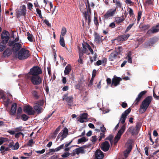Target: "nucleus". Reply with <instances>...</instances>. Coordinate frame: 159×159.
Instances as JSON below:
<instances>
[{
    "label": "nucleus",
    "mask_w": 159,
    "mask_h": 159,
    "mask_svg": "<svg viewBox=\"0 0 159 159\" xmlns=\"http://www.w3.org/2000/svg\"><path fill=\"white\" fill-rule=\"evenodd\" d=\"M125 125H123L122 127L118 131V134H120V135H122V134L124 132L125 130Z\"/></svg>",
    "instance_id": "32"
},
{
    "label": "nucleus",
    "mask_w": 159,
    "mask_h": 159,
    "mask_svg": "<svg viewBox=\"0 0 159 159\" xmlns=\"http://www.w3.org/2000/svg\"><path fill=\"white\" fill-rule=\"evenodd\" d=\"M122 79L120 77L114 75L112 79L111 86L112 87V86H113L114 87L120 84V81Z\"/></svg>",
    "instance_id": "9"
},
{
    "label": "nucleus",
    "mask_w": 159,
    "mask_h": 159,
    "mask_svg": "<svg viewBox=\"0 0 159 159\" xmlns=\"http://www.w3.org/2000/svg\"><path fill=\"white\" fill-rule=\"evenodd\" d=\"M12 49L9 48H7L3 52V56L4 57H8L10 56L12 53Z\"/></svg>",
    "instance_id": "22"
},
{
    "label": "nucleus",
    "mask_w": 159,
    "mask_h": 159,
    "mask_svg": "<svg viewBox=\"0 0 159 159\" xmlns=\"http://www.w3.org/2000/svg\"><path fill=\"white\" fill-rule=\"evenodd\" d=\"M33 95L35 99H38L39 96L38 94V93L36 91L34 90L32 92Z\"/></svg>",
    "instance_id": "39"
},
{
    "label": "nucleus",
    "mask_w": 159,
    "mask_h": 159,
    "mask_svg": "<svg viewBox=\"0 0 159 159\" xmlns=\"http://www.w3.org/2000/svg\"><path fill=\"white\" fill-rule=\"evenodd\" d=\"M87 140L88 139H87L83 137L81 138L78 139V143L79 144L83 142H86Z\"/></svg>",
    "instance_id": "43"
},
{
    "label": "nucleus",
    "mask_w": 159,
    "mask_h": 159,
    "mask_svg": "<svg viewBox=\"0 0 159 159\" xmlns=\"http://www.w3.org/2000/svg\"><path fill=\"white\" fill-rule=\"evenodd\" d=\"M101 149L104 152L107 151L110 148V144L107 141L103 142L100 145Z\"/></svg>",
    "instance_id": "13"
},
{
    "label": "nucleus",
    "mask_w": 159,
    "mask_h": 159,
    "mask_svg": "<svg viewBox=\"0 0 159 159\" xmlns=\"http://www.w3.org/2000/svg\"><path fill=\"white\" fill-rule=\"evenodd\" d=\"M23 111L29 115H33L35 113V111L33 110L32 107L29 105L25 106L24 107Z\"/></svg>",
    "instance_id": "6"
},
{
    "label": "nucleus",
    "mask_w": 159,
    "mask_h": 159,
    "mask_svg": "<svg viewBox=\"0 0 159 159\" xmlns=\"http://www.w3.org/2000/svg\"><path fill=\"white\" fill-rule=\"evenodd\" d=\"M42 73V70L39 66H34L30 70L28 74L32 75V76H39Z\"/></svg>",
    "instance_id": "4"
},
{
    "label": "nucleus",
    "mask_w": 159,
    "mask_h": 159,
    "mask_svg": "<svg viewBox=\"0 0 159 159\" xmlns=\"http://www.w3.org/2000/svg\"><path fill=\"white\" fill-rule=\"evenodd\" d=\"M15 130L16 132H18L19 131H23L24 129H22V126H20L18 127H16L15 128Z\"/></svg>",
    "instance_id": "53"
},
{
    "label": "nucleus",
    "mask_w": 159,
    "mask_h": 159,
    "mask_svg": "<svg viewBox=\"0 0 159 159\" xmlns=\"http://www.w3.org/2000/svg\"><path fill=\"white\" fill-rule=\"evenodd\" d=\"M95 157L97 159H102L104 157L103 153L100 150L98 149L95 153Z\"/></svg>",
    "instance_id": "18"
},
{
    "label": "nucleus",
    "mask_w": 159,
    "mask_h": 159,
    "mask_svg": "<svg viewBox=\"0 0 159 159\" xmlns=\"http://www.w3.org/2000/svg\"><path fill=\"white\" fill-rule=\"evenodd\" d=\"M61 127V125H59L52 133L50 134V136L52 139H54L55 138L57 134L60 130Z\"/></svg>",
    "instance_id": "19"
},
{
    "label": "nucleus",
    "mask_w": 159,
    "mask_h": 159,
    "mask_svg": "<svg viewBox=\"0 0 159 159\" xmlns=\"http://www.w3.org/2000/svg\"><path fill=\"white\" fill-rule=\"evenodd\" d=\"M156 42V41L155 39H152L146 43V45L149 46H151L155 43Z\"/></svg>",
    "instance_id": "34"
},
{
    "label": "nucleus",
    "mask_w": 159,
    "mask_h": 159,
    "mask_svg": "<svg viewBox=\"0 0 159 159\" xmlns=\"http://www.w3.org/2000/svg\"><path fill=\"white\" fill-rule=\"evenodd\" d=\"M142 12L141 11H139L138 13L137 21H139L142 16Z\"/></svg>",
    "instance_id": "56"
},
{
    "label": "nucleus",
    "mask_w": 159,
    "mask_h": 159,
    "mask_svg": "<svg viewBox=\"0 0 159 159\" xmlns=\"http://www.w3.org/2000/svg\"><path fill=\"white\" fill-rule=\"evenodd\" d=\"M141 126V125L140 123L137 122L136 125L135 126V129H136L138 130V131L139 132V129H140Z\"/></svg>",
    "instance_id": "52"
},
{
    "label": "nucleus",
    "mask_w": 159,
    "mask_h": 159,
    "mask_svg": "<svg viewBox=\"0 0 159 159\" xmlns=\"http://www.w3.org/2000/svg\"><path fill=\"white\" fill-rule=\"evenodd\" d=\"M17 104L16 103H13L11 106L10 114L11 116H14L16 113Z\"/></svg>",
    "instance_id": "20"
},
{
    "label": "nucleus",
    "mask_w": 159,
    "mask_h": 159,
    "mask_svg": "<svg viewBox=\"0 0 159 159\" xmlns=\"http://www.w3.org/2000/svg\"><path fill=\"white\" fill-rule=\"evenodd\" d=\"M128 131L130 132L132 135L137 134L138 133V132L135 128L132 126L130 127L128 129Z\"/></svg>",
    "instance_id": "26"
},
{
    "label": "nucleus",
    "mask_w": 159,
    "mask_h": 159,
    "mask_svg": "<svg viewBox=\"0 0 159 159\" xmlns=\"http://www.w3.org/2000/svg\"><path fill=\"white\" fill-rule=\"evenodd\" d=\"M121 35L123 41H125L128 39V38L130 36V34H126L122 35Z\"/></svg>",
    "instance_id": "48"
},
{
    "label": "nucleus",
    "mask_w": 159,
    "mask_h": 159,
    "mask_svg": "<svg viewBox=\"0 0 159 159\" xmlns=\"http://www.w3.org/2000/svg\"><path fill=\"white\" fill-rule=\"evenodd\" d=\"M26 10H21L20 11H18V14L20 16H25L26 14Z\"/></svg>",
    "instance_id": "38"
},
{
    "label": "nucleus",
    "mask_w": 159,
    "mask_h": 159,
    "mask_svg": "<svg viewBox=\"0 0 159 159\" xmlns=\"http://www.w3.org/2000/svg\"><path fill=\"white\" fill-rule=\"evenodd\" d=\"M29 118V116L25 114H23L21 115V119L24 121H27Z\"/></svg>",
    "instance_id": "41"
},
{
    "label": "nucleus",
    "mask_w": 159,
    "mask_h": 159,
    "mask_svg": "<svg viewBox=\"0 0 159 159\" xmlns=\"http://www.w3.org/2000/svg\"><path fill=\"white\" fill-rule=\"evenodd\" d=\"M36 12L39 15V16L41 18H42L43 16L42 15L41 11L38 8H36Z\"/></svg>",
    "instance_id": "51"
},
{
    "label": "nucleus",
    "mask_w": 159,
    "mask_h": 159,
    "mask_svg": "<svg viewBox=\"0 0 159 159\" xmlns=\"http://www.w3.org/2000/svg\"><path fill=\"white\" fill-rule=\"evenodd\" d=\"M128 12L129 15V16L131 18H134V19L135 20H136V19L134 18V15L133 11L131 8H129Z\"/></svg>",
    "instance_id": "31"
},
{
    "label": "nucleus",
    "mask_w": 159,
    "mask_h": 159,
    "mask_svg": "<svg viewBox=\"0 0 159 159\" xmlns=\"http://www.w3.org/2000/svg\"><path fill=\"white\" fill-rule=\"evenodd\" d=\"M7 138L1 137L0 138V145H2L4 142L6 141Z\"/></svg>",
    "instance_id": "50"
},
{
    "label": "nucleus",
    "mask_w": 159,
    "mask_h": 159,
    "mask_svg": "<svg viewBox=\"0 0 159 159\" xmlns=\"http://www.w3.org/2000/svg\"><path fill=\"white\" fill-rule=\"evenodd\" d=\"M54 112V111H53L52 113L49 115H48L47 116H46L45 117L44 119V121H47L52 116Z\"/></svg>",
    "instance_id": "57"
},
{
    "label": "nucleus",
    "mask_w": 159,
    "mask_h": 159,
    "mask_svg": "<svg viewBox=\"0 0 159 159\" xmlns=\"http://www.w3.org/2000/svg\"><path fill=\"white\" fill-rule=\"evenodd\" d=\"M26 77L27 79H30L32 83L35 85L39 84L42 81L41 79L39 76H31L27 74Z\"/></svg>",
    "instance_id": "3"
},
{
    "label": "nucleus",
    "mask_w": 159,
    "mask_h": 159,
    "mask_svg": "<svg viewBox=\"0 0 159 159\" xmlns=\"http://www.w3.org/2000/svg\"><path fill=\"white\" fill-rule=\"evenodd\" d=\"M71 70V66L70 64H68L66 67L64 73L65 75H68L69 74Z\"/></svg>",
    "instance_id": "25"
},
{
    "label": "nucleus",
    "mask_w": 159,
    "mask_h": 159,
    "mask_svg": "<svg viewBox=\"0 0 159 159\" xmlns=\"http://www.w3.org/2000/svg\"><path fill=\"white\" fill-rule=\"evenodd\" d=\"M139 27L142 29L143 30H145L149 29L150 26L149 25L143 24V23H141L139 26Z\"/></svg>",
    "instance_id": "27"
},
{
    "label": "nucleus",
    "mask_w": 159,
    "mask_h": 159,
    "mask_svg": "<svg viewBox=\"0 0 159 159\" xmlns=\"http://www.w3.org/2000/svg\"><path fill=\"white\" fill-rule=\"evenodd\" d=\"M113 137H114V136L113 135H112L111 134H110V135H109V136L108 137H107L105 139V140H109L111 143V144H112V143H113L112 139L113 138Z\"/></svg>",
    "instance_id": "37"
},
{
    "label": "nucleus",
    "mask_w": 159,
    "mask_h": 159,
    "mask_svg": "<svg viewBox=\"0 0 159 159\" xmlns=\"http://www.w3.org/2000/svg\"><path fill=\"white\" fill-rule=\"evenodd\" d=\"M10 34L8 31L4 30L1 34V39H2L1 43L3 44H6L10 39Z\"/></svg>",
    "instance_id": "5"
},
{
    "label": "nucleus",
    "mask_w": 159,
    "mask_h": 159,
    "mask_svg": "<svg viewBox=\"0 0 159 159\" xmlns=\"http://www.w3.org/2000/svg\"><path fill=\"white\" fill-rule=\"evenodd\" d=\"M126 117L127 116L124 115V114H122L120 119V121L121 123L124 124L125 123Z\"/></svg>",
    "instance_id": "35"
},
{
    "label": "nucleus",
    "mask_w": 159,
    "mask_h": 159,
    "mask_svg": "<svg viewBox=\"0 0 159 159\" xmlns=\"http://www.w3.org/2000/svg\"><path fill=\"white\" fill-rule=\"evenodd\" d=\"M27 35L28 40L31 42H33V35L28 32L27 33Z\"/></svg>",
    "instance_id": "36"
},
{
    "label": "nucleus",
    "mask_w": 159,
    "mask_h": 159,
    "mask_svg": "<svg viewBox=\"0 0 159 159\" xmlns=\"http://www.w3.org/2000/svg\"><path fill=\"white\" fill-rule=\"evenodd\" d=\"M132 149V146L131 145H129L127 149L124 152V156L125 158L128 157V155L131 152Z\"/></svg>",
    "instance_id": "23"
},
{
    "label": "nucleus",
    "mask_w": 159,
    "mask_h": 159,
    "mask_svg": "<svg viewBox=\"0 0 159 159\" xmlns=\"http://www.w3.org/2000/svg\"><path fill=\"white\" fill-rule=\"evenodd\" d=\"M116 8L109 9L103 15L104 20H107L109 19L110 17H112L116 13Z\"/></svg>",
    "instance_id": "7"
},
{
    "label": "nucleus",
    "mask_w": 159,
    "mask_h": 159,
    "mask_svg": "<svg viewBox=\"0 0 159 159\" xmlns=\"http://www.w3.org/2000/svg\"><path fill=\"white\" fill-rule=\"evenodd\" d=\"M115 20L116 23L118 24H119L123 21V20L121 19L120 17H116L115 18Z\"/></svg>",
    "instance_id": "42"
},
{
    "label": "nucleus",
    "mask_w": 159,
    "mask_h": 159,
    "mask_svg": "<svg viewBox=\"0 0 159 159\" xmlns=\"http://www.w3.org/2000/svg\"><path fill=\"white\" fill-rule=\"evenodd\" d=\"M22 47V45L19 43H16L13 45L12 48V50L14 52V55H15L17 54V52L21 49Z\"/></svg>",
    "instance_id": "10"
},
{
    "label": "nucleus",
    "mask_w": 159,
    "mask_h": 159,
    "mask_svg": "<svg viewBox=\"0 0 159 159\" xmlns=\"http://www.w3.org/2000/svg\"><path fill=\"white\" fill-rule=\"evenodd\" d=\"M131 111V109L130 108H129L123 112L122 114H124V115L127 116L129 114L130 112Z\"/></svg>",
    "instance_id": "44"
},
{
    "label": "nucleus",
    "mask_w": 159,
    "mask_h": 159,
    "mask_svg": "<svg viewBox=\"0 0 159 159\" xmlns=\"http://www.w3.org/2000/svg\"><path fill=\"white\" fill-rule=\"evenodd\" d=\"M66 33V28L65 27H63L62 28L61 32V34L62 36H64Z\"/></svg>",
    "instance_id": "45"
},
{
    "label": "nucleus",
    "mask_w": 159,
    "mask_h": 159,
    "mask_svg": "<svg viewBox=\"0 0 159 159\" xmlns=\"http://www.w3.org/2000/svg\"><path fill=\"white\" fill-rule=\"evenodd\" d=\"M33 108L34 110L37 112L38 114L41 113L42 112L43 108L39 105L36 104L34 106Z\"/></svg>",
    "instance_id": "24"
},
{
    "label": "nucleus",
    "mask_w": 159,
    "mask_h": 159,
    "mask_svg": "<svg viewBox=\"0 0 159 159\" xmlns=\"http://www.w3.org/2000/svg\"><path fill=\"white\" fill-rule=\"evenodd\" d=\"M147 93V91L145 90L141 92L138 94L137 97L136 98L134 102V104L135 105H137L139 102L141 100L143 96L145 95Z\"/></svg>",
    "instance_id": "15"
},
{
    "label": "nucleus",
    "mask_w": 159,
    "mask_h": 159,
    "mask_svg": "<svg viewBox=\"0 0 159 159\" xmlns=\"http://www.w3.org/2000/svg\"><path fill=\"white\" fill-rule=\"evenodd\" d=\"M87 113H84L80 116V118L78 119V121L81 123H84L85 122L84 120H86L87 118Z\"/></svg>",
    "instance_id": "21"
},
{
    "label": "nucleus",
    "mask_w": 159,
    "mask_h": 159,
    "mask_svg": "<svg viewBox=\"0 0 159 159\" xmlns=\"http://www.w3.org/2000/svg\"><path fill=\"white\" fill-rule=\"evenodd\" d=\"M91 9L89 10L87 9V11L84 13L85 20H88V24L89 25H90L91 21V16L90 15V14L91 13Z\"/></svg>",
    "instance_id": "12"
},
{
    "label": "nucleus",
    "mask_w": 159,
    "mask_h": 159,
    "mask_svg": "<svg viewBox=\"0 0 159 159\" xmlns=\"http://www.w3.org/2000/svg\"><path fill=\"white\" fill-rule=\"evenodd\" d=\"M120 53V52H117L116 51H114L112 52L110 55L109 57V59L110 61H113L115 59H116L117 55Z\"/></svg>",
    "instance_id": "17"
},
{
    "label": "nucleus",
    "mask_w": 159,
    "mask_h": 159,
    "mask_svg": "<svg viewBox=\"0 0 159 159\" xmlns=\"http://www.w3.org/2000/svg\"><path fill=\"white\" fill-rule=\"evenodd\" d=\"M30 51L25 48H21L15 55V57L20 60L27 59L30 56Z\"/></svg>",
    "instance_id": "1"
},
{
    "label": "nucleus",
    "mask_w": 159,
    "mask_h": 159,
    "mask_svg": "<svg viewBox=\"0 0 159 159\" xmlns=\"http://www.w3.org/2000/svg\"><path fill=\"white\" fill-rule=\"evenodd\" d=\"M152 33H155L159 31V29L157 28L155 26L152 27L151 28Z\"/></svg>",
    "instance_id": "47"
},
{
    "label": "nucleus",
    "mask_w": 159,
    "mask_h": 159,
    "mask_svg": "<svg viewBox=\"0 0 159 159\" xmlns=\"http://www.w3.org/2000/svg\"><path fill=\"white\" fill-rule=\"evenodd\" d=\"M68 94H64L62 97V100L66 101L69 106H71L73 104V98L72 96H68Z\"/></svg>",
    "instance_id": "8"
},
{
    "label": "nucleus",
    "mask_w": 159,
    "mask_h": 159,
    "mask_svg": "<svg viewBox=\"0 0 159 159\" xmlns=\"http://www.w3.org/2000/svg\"><path fill=\"white\" fill-rule=\"evenodd\" d=\"M84 53L81 50V49L80 47H79V58H83Z\"/></svg>",
    "instance_id": "46"
},
{
    "label": "nucleus",
    "mask_w": 159,
    "mask_h": 159,
    "mask_svg": "<svg viewBox=\"0 0 159 159\" xmlns=\"http://www.w3.org/2000/svg\"><path fill=\"white\" fill-rule=\"evenodd\" d=\"M15 43L14 40H13V41H10V40L8 43V46L10 47H11L12 46H13L14 44Z\"/></svg>",
    "instance_id": "63"
},
{
    "label": "nucleus",
    "mask_w": 159,
    "mask_h": 159,
    "mask_svg": "<svg viewBox=\"0 0 159 159\" xmlns=\"http://www.w3.org/2000/svg\"><path fill=\"white\" fill-rule=\"evenodd\" d=\"M70 153L69 152H65L63 154L61 155L62 157H67L70 155Z\"/></svg>",
    "instance_id": "58"
},
{
    "label": "nucleus",
    "mask_w": 159,
    "mask_h": 159,
    "mask_svg": "<svg viewBox=\"0 0 159 159\" xmlns=\"http://www.w3.org/2000/svg\"><path fill=\"white\" fill-rule=\"evenodd\" d=\"M97 125H100V129L102 133H105L106 131V128L100 122H98L97 123Z\"/></svg>",
    "instance_id": "28"
},
{
    "label": "nucleus",
    "mask_w": 159,
    "mask_h": 159,
    "mask_svg": "<svg viewBox=\"0 0 159 159\" xmlns=\"http://www.w3.org/2000/svg\"><path fill=\"white\" fill-rule=\"evenodd\" d=\"M43 101L42 100H40L38 102L35 103V104L38 105H39L41 107L43 104Z\"/></svg>",
    "instance_id": "55"
},
{
    "label": "nucleus",
    "mask_w": 159,
    "mask_h": 159,
    "mask_svg": "<svg viewBox=\"0 0 159 159\" xmlns=\"http://www.w3.org/2000/svg\"><path fill=\"white\" fill-rule=\"evenodd\" d=\"M152 99V97L151 96H148L142 102L140 106V111L143 110L142 113L145 112L149 106Z\"/></svg>",
    "instance_id": "2"
},
{
    "label": "nucleus",
    "mask_w": 159,
    "mask_h": 159,
    "mask_svg": "<svg viewBox=\"0 0 159 159\" xmlns=\"http://www.w3.org/2000/svg\"><path fill=\"white\" fill-rule=\"evenodd\" d=\"M93 21L94 22V23L95 25L96 26L98 27L99 25V23L98 22V18L97 17L94 16V18Z\"/></svg>",
    "instance_id": "49"
},
{
    "label": "nucleus",
    "mask_w": 159,
    "mask_h": 159,
    "mask_svg": "<svg viewBox=\"0 0 159 159\" xmlns=\"http://www.w3.org/2000/svg\"><path fill=\"white\" fill-rule=\"evenodd\" d=\"M105 133H100V137L99 139V141H100L102 140V138H104L105 137Z\"/></svg>",
    "instance_id": "62"
},
{
    "label": "nucleus",
    "mask_w": 159,
    "mask_h": 159,
    "mask_svg": "<svg viewBox=\"0 0 159 159\" xmlns=\"http://www.w3.org/2000/svg\"><path fill=\"white\" fill-rule=\"evenodd\" d=\"M21 113H16V117L15 118L16 120H18L21 118Z\"/></svg>",
    "instance_id": "61"
},
{
    "label": "nucleus",
    "mask_w": 159,
    "mask_h": 159,
    "mask_svg": "<svg viewBox=\"0 0 159 159\" xmlns=\"http://www.w3.org/2000/svg\"><path fill=\"white\" fill-rule=\"evenodd\" d=\"M45 151V149H43L41 151H35V152L37 153L42 154Z\"/></svg>",
    "instance_id": "60"
},
{
    "label": "nucleus",
    "mask_w": 159,
    "mask_h": 159,
    "mask_svg": "<svg viewBox=\"0 0 159 159\" xmlns=\"http://www.w3.org/2000/svg\"><path fill=\"white\" fill-rule=\"evenodd\" d=\"M59 43L63 47H65V44L64 40V37L61 36V35L60 37Z\"/></svg>",
    "instance_id": "33"
},
{
    "label": "nucleus",
    "mask_w": 159,
    "mask_h": 159,
    "mask_svg": "<svg viewBox=\"0 0 159 159\" xmlns=\"http://www.w3.org/2000/svg\"><path fill=\"white\" fill-rule=\"evenodd\" d=\"M64 147V144H63L55 149H49V152L46 154V156L48 157L49 155H52V153L51 154L52 152L58 151L60 150L63 149Z\"/></svg>",
    "instance_id": "16"
},
{
    "label": "nucleus",
    "mask_w": 159,
    "mask_h": 159,
    "mask_svg": "<svg viewBox=\"0 0 159 159\" xmlns=\"http://www.w3.org/2000/svg\"><path fill=\"white\" fill-rule=\"evenodd\" d=\"M94 41L97 43H100L102 42L104 39L102 38L103 37L102 36L100 35L97 33L95 32L94 34Z\"/></svg>",
    "instance_id": "14"
},
{
    "label": "nucleus",
    "mask_w": 159,
    "mask_h": 159,
    "mask_svg": "<svg viewBox=\"0 0 159 159\" xmlns=\"http://www.w3.org/2000/svg\"><path fill=\"white\" fill-rule=\"evenodd\" d=\"M34 142H33V139H30L28 143L27 144V145L29 146H32L33 144H34Z\"/></svg>",
    "instance_id": "54"
},
{
    "label": "nucleus",
    "mask_w": 159,
    "mask_h": 159,
    "mask_svg": "<svg viewBox=\"0 0 159 159\" xmlns=\"http://www.w3.org/2000/svg\"><path fill=\"white\" fill-rule=\"evenodd\" d=\"M74 151L77 155L79 154L80 153H83L84 152V150L82 148H77Z\"/></svg>",
    "instance_id": "29"
},
{
    "label": "nucleus",
    "mask_w": 159,
    "mask_h": 159,
    "mask_svg": "<svg viewBox=\"0 0 159 159\" xmlns=\"http://www.w3.org/2000/svg\"><path fill=\"white\" fill-rule=\"evenodd\" d=\"M61 136L60 141H61L65 138H66L68 134V130L67 128L65 127L59 133Z\"/></svg>",
    "instance_id": "11"
},
{
    "label": "nucleus",
    "mask_w": 159,
    "mask_h": 159,
    "mask_svg": "<svg viewBox=\"0 0 159 159\" xmlns=\"http://www.w3.org/2000/svg\"><path fill=\"white\" fill-rule=\"evenodd\" d=\"M87 45L88 46V49L89 50L91 53L92 54H93L94 53V52L93 50L90 47V46L89 45V44H87Z\"/></svg>",
    "instance_id": "59"
},
{
    "label": "nucleus",
    "mask_w": 159,
    "mask_h": 159,
    "mask_svg": "<svg viewBox=\"0 0 159 159\" xmlns=\"http://www.w3.org/2000/svg\"><path fill=\"white\" fill-rule=\"evenodd\" d=\"M6 47V44L0 42V52L3 51Z\"/></svg>",
    "instance_id": "40"
},
{
    "label": "nucleus",
    "mask_w": 159,
    "mask_h": 159,
    "mask_svg": "<svg viewBox=\"0 0 159 159\" xmlns=\"http://www.w3.org/2000/svg\"><path fill=\"white\" fill-rule=\"evenodd\" d=\"M106 81L108 85L111 84L112 83L111 79L110 78H107L106 80Z\"/></svg>",
    "instance_id": "64"
},
{
    "label": "nucleus",
    "mask_w": 159,
    "mask_h": 159,
    "mask_svg": "<svg viewBox=\"0 0 159 159\" xmlns=\"http://www.w3.org/2000/svg\"><path fill=\"white\" fill-rule=\"evenodd\" d=\"M121 136V135H120V134L118 133L116 135L114 139V144L115 145H116L118 141L120 139Z\"/></svg>",
    "instance_id": "30"
}]
</instances>
